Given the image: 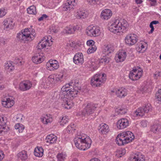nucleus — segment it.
I'll return each instance as SVG.
<instances>
[{
	"label": "nucleus",
	"instance_id": "46",
	"mask_svg": "<svg viewBox=\"0 0 161 161\" xmlns=\"http://www.w3.org/2000/svg\"><path fill=\"white\" fill-rule=\"evenodd\" d=\"M100 0H87L88 3L93 6L96 5L99 2Z\"/></svg>",
	"mask_w": 161,
	"mask_h": 161
},
{
	"label": "nucleus",
	"instance_id": "6",
	"mask_svg": "<svg viewBox=\"0 0 161 161\" xmlns=\"http://www.w3.org/2000/svg\"><path fill=\"white\" fill-rule=\"evenodd\" d=\"M133 134L130 131L124 132L119 134L116 138V143L119 146L126 144L134 139Z\"/></svg>",
	"mask_w": 161,
	"mask_h": 161
},
{
	"label": "nucleus",
	"instance_id": "35",
	"mask_svg": "<svg viewBox=\"0 0 161 161\" xmlns=\"http://www.w3.org/2000/svg\"><path fill=\"white\" fill-rule=\"evenodd\" d=\"M58 161H64L67 157V155L64 153H60L57 155Z\"/></svg>",
	"mask_w": 161,
	"mask_h": 161
},
{
	"label": "nucleus",
	"instance_id": "29",
	"mask_svg": "<svg viewBox=\"0 0 161 161\" xmlns=\"http://www.w3.org/2000/svg\"><path fill=\"white\" fill-rule=\"evenodd\" d=\"M57 136L53 134L48 135L46 138V141L49 144L55 143L57 141Z\"/></svg>",
	"mask_w": 161,
	"mask_h": 161
},
{
	"label": "nucleus",
	"instance_id": "48",
	"mask_svg": "<svg viewBox=\"0 0 161 161\" xmlns=\"http://www.w3.org/2000/svg\"><path fill=\"white\" fill-rule=\"evenodd\" d=\"M6 121L5 118L0 116V126H4L6 124Z\"/></svg>",
	"mask_w": 161,
	"mask_h": 161
},
{
	"label": "nucleus",
	"instance_id": "8",
	"mask_svg": "<svg viewBox=\"0 0 161 161\" xmlns=\"http://www.w3.org/2000/svg\"><path fill=\"white\" fill-rule=\"evenodd\" d=\"M99 108L98 104L92 103L87 104L82 112V115L85 116L93 114Z\"/></svg>",
	"mask_w": 161,
	"mask_h": 161
},
{
	"label": "nucleus",
	"instance_id": "47",
	"mask_svg": "<svg viewBox=\"0 0 161 161\" xmlns=\"http://www.w3.org/2000/svg\"><path fill=\"white\" fill-rule=\"evenodd\" d=\"M7 13V10L4 8H0V18H3Z\"/></svg>",
	"mask_w": 161,
	"mask_h": 161
},
{
	"label": "nucleus",
	"instance_id": "11",
	"mask_svg": "<svg viewBox=\"0 0 161 161\" xmlns=\"http://www.w3.org/2000/svg\"><path fill=\"white\" fill-rule=\"evenodd\" d=\"M52 38L51 36H45L43 37L38 43L37 48L38 49H41L50 46L52 45Z\"/></svg>",
	"mask_w": 161,
	"mask_h": 161
},
{
	"label": "nucleus",
	"instance_id": "14",
	"mask_svg": "<svg viewBox=\"0 0 161 161\" xmlns=\"http://www.w3.org/2000/svg\"><path fill=\"white\" fill-rule=\"evenodd\" d=\"M14 98L12 96H8L2 100V104L5 107L10 108L14 104Z\"/></svg>",
	"mask_w": 161,
	"mask_h": 161
},
{
	"label": "nucleus",
	"instance_id": "3",
	"mask_svg": "<svg viewBox=\"0 0 161 161\" xmlns=\"http://www.w3.org/2000/svg\"><path fill=\"white\" fill-rule=\"evenodd\" d=\"M74 141L76 147L84 151L89 148L92 142L90 138L85 135H80L76 136Z\"/></svg>",
	"mask_w": 161,
	"mask_h": 161
},
{
	"label": "nucleus",
	"instance_id": "12",
	"mask_svg": "<svg viewBox=\"0 0 161 161\" xmlns=\"http://www.w3.org/2000/svg\"><path fill=\"white\" fill-rule=\"evenodd\" d=\"M142 70L140 68L138 69L134 68L130 72L129 75V77L132 80H137L142 76Z\"/></svg>",
	"mask_w": 161,
	"mask_h": 161
},
{
	"label": "nucleus",
	"instance_id": "39",
	"mask_svg": "<svg viewBox=\"0 0 161 161\" xmlns=\"http://www.w3.org/2000/svg\"><path fill=\"white\" fill-rule=\"evenodd\" d=\"M104 55L103 57L101 59L99 60L98 63H103L104 64L108 63L109 61L110 58Z\"/></svg>",
	"mask_w": 161,
	"mask_h": 161
},
{
	"label": "nucleus",
	"instance_id": "25",
	"mask_svg": "<svg viewBox=\"0 0 161 161\" xmlns=\"http://www.w3.org/2000/svg\"><path fill=\"white\" fill-rule=\"evenodd\" d=\"M112 15V11L109 9H104L102 11L101 14V18L104 20H108Z\"/></svg>",
	"mask_w": 161,
	"mask_h": 161
},
{
	"label": "nucleus",
	"instance_id": "22",
	"mask_svg": "<svg viewBox=\"0 0 161 161\" xmlns=\"http://www.w3.org/2000/svg\"><path fill=\"white\" fill-rule=\"evenodd\" d=\"M75 4V0H67L65 2L63 7L64 10L69 11L73 8Z\"/></svg>",
	"mask_w": 161,
	"mask_h": 161
},
{
	"label": "nucleus",
	"instance_id": "45",
	"mask_svg": "<svg viewBox=\"0 0 161 161\" xmlns=\"http://www.w3.org/2000/svg\"><path fill=\"white\" fill-rule=\"evenodd\" d=\"M126 109L125 108H117L115 111L118 114H123L126 113Z\"/></svg>",
	"mask_w": 161,
	"mask_h": 161
},
{
	"label": "nucleus",
	"instance_id": "50",
	"mask_svg": "<svg viewBox=\"0 0 161 161\" xmlns=\"http://www.w3.org/2000/svg\"><path fill=\"white\" fill-rule=\"evenodd\" d=\"M23 116L21 114H18L16 116V120L19 122H21L23 121Z\"/></svg>",
	"mask_w": 161,
	"mask_h": 161
},
{
	"label": "nucleus",
	"instance_id": "51",
	"mask_svg": "<svg viewBox=\"0 0 161 161\" xmlns=\"http://www.w3.org/2000/svg\"><path fill=\"white\" fill-rule=\"evenodd\" d=\"M160 76H161V72L156 71L153 74V77L155 79H157Z\"/></svg>",
	"mask_w": 161,
	"mask_h": 161
},
{
	"label": "nucleus",
	"instance_id": "24",
	"mask_svg": "<svg viewBox=\"0 0 161 161\" xmlns=\"http://www.w3.org/2000/svg\"><path fill=\"white\" fill-rule=\"evenodd\" d=\"M73 61L76 64H82L84 62V58L82 53H76L73 58Z\"/></svg>",
	"mask_w": 161,
	"mask_h": 161
},
{
	"label": "nucleus",
	"instance_id": "21",
	"mask_svg": "<svg viewBox=\"0 0 161 161\" xmlns=\"http://www.w3.org/2000/svg\"><path fill=\"white\" fill-rule=\"evenodd\" d=\"M129 124L128 120L125 118H122L119 120L117 122V128L119 129H123L126 128Z\"/></svg>",
	"mask_w": 161,
	"mask_h": 161
},
{
	"label": "nucleus",
	"instance_id": "44",
	"mask_svg": "<svg viewBox=\"0 0 161 161\" xmlns=\"http://www.w3.org/2000/svg\"><path fill=\"white\" fill-rule=\"evenodd\" d=\"M125 153L126 150L125 149H121L117 151L116 155L119 157H121Z\"/></svg>",
	"mask_w": 161,
	"mask_h": 161
},
{
	"label": "nucleus",
	"instance_id": "36",
	"mask_svg": "<svg viewBox=\"0 0 161 161\" xmlns=\"http://www.w3.org/2000/svg\"><path fill=\"white\" fill-rule=\"evenodd\" d=\"M27 13L30 14H35L36 13V8L34 6H31L27 9Z\"/></svg>",
	"mask_w": 161,
	"mask_h": 161
},
{
	"label": "nucleus",
	"instance_id": "37",
	"mask_svg": "<svg viewBox=\"0 0 161 161\" xmlns=\"http://www.w3.org/2000/svg\"><path fill=\"white\" fill-rule=\"evenodd\" d=\"M89 64L90 67L92 68L94 70L96 69L98 67V62L96 61L95 60H93L92 61L89 62Z\"/></svg>",
	"mask_w": 161,
	"mask_h": 161
},
{
	"label": "nucleus",
	"instance_id": "31",
	"mask_svg": "<svg viewBox=\"0 0 161 161\" xmlns=\"http://www.w3.org/2000/svg\"><path fill=\"white\" fill-rule=\"evenodd\" d=\"M150 130L153 133L158 134L161 133V125H154L151 126Z\"/></svg>",
	"mask_w": 161,
	"mask_h": 161
},
{
	"label": "nucleus",
	"instance_id": "9",
	"mask_svg": "<svg viewBox=\"0 0 161 161\" xmlns=\"http://www.w3.org/2000/svg\"><path fill=\"white\" fill-rule=\"evenodd\" d=\"M152 109L151 105L147 103L143 108H140L136 109L133 113L134 116L136 117H142L144 115L145 113L151 111Z\"/></svg>",
	"mask_w": 161,
	"mask_h": 161
},
{
	"label": "nucleus",
	"instance_id": "52",
	"mask_svg": "<svg viewBox=\"0 0 161 161\" xmlns=\"http://www.w3.org/2000/svg\"><path fill=\"white\" fill-rule=\"evenodd\" d=\"M6 132L4 126H0V135H3Z\"/></svg>",
	"mask_w": 161,
	"mask_h": 161
},
{
	"label": "nucleus",
	"instance_id": "17",
	"mask_svg": "<svg viewBox=\"0 0 161 161\" xmlns=\"http://www.w3.org/2000/svg\"><path fill=\"white\" fill-rule=\"evenodd\" d=\"M111 92H115L117 97L121 98L124 97L127 94V90L123 87L115 89L111 91Z\"/></svg>",
	"mask_w": 161,
	"mask_h": 161
},
{
	"label": "nucleus",
	"instance_id": "43",
	"mask_svg": "<svg viewBox=\"0 0 161 161\" xmlns=\"http://www.w3.org/2000/svg\"><path fill=\"white\" fill-rule=\"evenodd\" d=\"M97 49V47L96 45H94L90 47L87 51V52L88 54L93 53L96 51Z\"/></svg>",
	"mask_w": 161,
	"mask_h": 161
},
{
	"label": "nucleus",
	"instance_id": "33",
	"mask_svg": "<svg viewBox=\"0 0 161 161\" xmlns=\"http://www.w3.org/2000/svg\"><path fill=\"white\" fill-rule=\"evenodd\" d=\"M34 155L37 157H41L43 155V149L41 147H37L35 149Z\"/></svg>",
	"mask_w": 161,
	"mask_h": 161
},
{
	"label": "nucleus",
	"instance_id": "40",
	"mask_svg": "<svg viewBox=\"0 0 161 161\" xmlns=\"http://www.w3.org/2000/svg\"><path fill=\"white\" fill-rule=\"evenodd\" d=\"M65 31L66 33L67 34H71L74 33L73 26L71 25L67 26L65 28Z\"/></svg>",
	"mask_w": 161,
	"mask_h": 161
},
{
	"label": "nucleus",
	"instance_id": "32",
	"mask_svg": "<svg viewBox=\"0 0 161 161\" xmlns=\"http://www.w3.org/2000/svg\"><path fill=\"white\" fill-rule=\"evenodd\" d=\"M17 156L18 158L22 161H25L27 159L28 157L27 151L23 150L18 153Z\"/></svg>",
	"mask_w": 161,
	"mask_h": 161
},
{
	"label": "nucleus",
	"instance_id": "53",
	"mask_svg": "<svg viewBox=\"0 0 161 161\" xmlns=\"http://www.w3.org/2000/svg\"><path fill=\"white\" fill-rule=\"evenodd\" d=\"M94 43V42L93 40H88L86 42V44L87 45H88L89 47L95 45Z\"/></svg>",
	"mask_w": 161,
	"mask_h": 161
},
{
	"label": "nucleus",
	"instance_id": "1",
	"mask_svg": "<svg viewBox=\"0 0 161 161\" xmlns=\"http://www.w3.org/2000/svg\"><path fill=\"white\" fill-rule=\"evenodd\" d=\"M81 89L80 86L78 83H75L73 87L70 84H67L62 87L59 96L63 103L62 106L64 108L69 109L73 107L74 103L68 96L70 95L73 98L76 97Z\"/></svg>",
	"mask_w": 161,
	"mask_h": 161
},
{
	"label": "nucleus",
	"instance_id": "19",
	"mask_svg": "<svg viewBox=\"0 0 161 161\" xmlns=\"http://www.w3.org/2000/svg\"><path fill=\"white\" fill-rule=\"evenodd\" d=\"M32 85V83L29 80L24 81L19 83V89L21 91H26L29 90L31 87Z\"/></svg>",
	"mask_w": 161,
	"mask_h": 161
},
{
	"label": "nucleus",
	"instance_id": "5",
	"mask_svg": "<svg viewBox=\"0 0 161 161\" xmlns=\"http://www.w3.org/2000/svg\"><path fill=\"white\" fill-rule=\"evenodd\" d=\"M35 35L34 30L31 28H27L18 33L17 37L21 42L31 41L34 39Z\"/></svg>",
	"mask_w": 161,
	"mask_h": 161
},
{
	"label": "nucleus",
	"instance_id": "41",
	"mask_svg": "<svg viewBox=\"0 0 161 161\" xmlns=\"http://www.w3.org/2000/svg\"><path fill=\"white\" fill-rule=\"evenodd\" d=\"M67 116H64L62 117L59 121L60 125L62 126L64 125L68 122V118Z\"/></svg>",
	"mask_w": 161,
	"mask_h": 161
},
{
	"label": "nucleus",
	"instance_id": "4",
	"mask_svg": "<svg viewBox=\"0 0 161 161\" xmlns=\"http://www.w3.org/2000/svg\"><path fill=\"white\" fill-rule=\"evenodd\" d=\"M64 75L62 74H53L49 75L47 78H43L41 82L44 88L52 86L57 83H60L63 81Z\"/></svg>",
	"mask_w": 161,
	"mask_h": 161
},
{
	"label": "nucleus",
	"instance_id": "27",
	"mask_svg": "<svg viewBox=\"0 0 161 161\" xmlns=\"http://www.w3.org/2000/svg\"><path fill=\"white\" fill-rule=\"evenodd\" d=\"M45 57L42 54L37 53L35 54L32 58L33 62L36 64H40L42 62L44 59Z\"/></svg>",
	"mask_w": 161,
	"mask_h": 161
},
{
	"label": "nucleus",
	"instance_id": "55",
	"mask_svg": "<svg viewBox=\"0 0 161 161\" xmlns=\"http://www.w3.org/2000/svg\"><path fill=\"white\" fill-rule=\"evenodd\" d=\"M141 125L143 127H145L147 126V123L146 120H143L140 122Z\"/></svg>",
	"mask_w": 161,
	"mask_h": 161
},
{
	"label": "nucleus",
	"instance_id": "64",
	"mask_svg": "<svg viewBox=\"0 0 161 161\" xmlns=\"http://www.w3.org/2000/svg\"><path fill=\"white\" fill-rule=\"evenodd\" d=\"M146 88H141V91L142 92V93H143L146 90Z\"/></svg>",
	"mask_w": 161,
	"mask_h": 161
},
{
	"label": "nucleus",
	"instance_id": "63",
	"mask_svg": "<svg viewBox=\"0 0 161 161\" xmlns=\"http://www.w3.org/2000/svg\"><path fill=\"white\" fill-rule=\"evenodd\" d=\"M135 1L137 4H141L142 2V0H135Z\"/></svg>",
	"mask_w": 161,
	"mask_h": 161
},
{
	"label": "nucleus",
	"instance_id": "56",
	"mask_svg": "<svg viewBox=\"0 0 161 161\" xmlns=\"http://www.w3.org/2000/svg\"><path fill=\"white\" fill-rule=\"evenodd\" d=\"M139 48L140 49H141V50H142V51H141V50H140V52H143L144 51H145L146 48H145L143 44H141V46H139Z\"/></svg>",
	"mask_w": 161,
	"mask_h": 161
},
{
	"label": "nucleus",
	"instance_id": "57",
	"mask_svg": "<svg viewBox=\"0 0 161 161\" xmlns=\"http://www.w3.org/2000/svg\"><path fill=\"white\" fill-rule=\"evenodd\" d=\"M24 129V126L22 125L20 126L19 128L18 129L17 131H18L19 133L21 132H22Z\"/></svg>",
	"mask_w": 161,
	"mask_h": 161
},
{
	"label": "nucleus",
	"instance_id": "7",
	"mask_svg": "<svg viewBox=\"0 0 161 161\" xmlns=\"http://www.w3.org/2000/svg\"><path fill=\"white\" fill-rule=\"evenodd\" d=\"M106 80V75L104 73H97L95 75L91 80V84L94 87L100 86Z\"/></svg>",
	"mask_w": 161,
	"mask_h": 161
},
{
	"label": "nucleus",
	"instance_id": "58",
	"mask_svg": "<svg viewBox=\"0 0 161 161\" xmlns=\"http://www.w3.org/2000/svg\"><path fill=\"white\" fill-rule=\"evenodd\" d=\"M4 155L2 152H0V161L3 159L4 158Z\"/></svg>",
	"mask_w": 161,
	"mask_h": 161
},
{
	"label": "nucleus",
	"instance_id": "26",
	"mask_svg": "<svg viewBox=\"0 0 161 161\" xmlns=\"http://www.w3.org/2000/svg\"><path fill=\"white\" fill-rule=\"evenodd\" d=\"M86 11L82 9H79L75 13V15L77 19H84L87 16Z\"/></svg>",
	"mask_w": 161,
	"mask_h": 161
},
{
	"label": "nucleus",
	"instance_id": "61",
	"mask_svg": "<svg viewBox=\"0 0 161 161\" xmlns=\"http://www.w3.org/2000/svg\"><path fill=\"white\" fill-rule=\"evenodd\" d=\"M73 30H74V32L76 30L79 29V27L77 25H76L75 26H73Z\"/></svg>",
	"mask_w": 161,
	"mask_h": 161
},
{
	"label": "nucleus",
	"instance_id": "23",
	"mask_svg": "<svg viewBox=\"0 0 161 161\" xmlns=\"http://www.w3.org/2000/svg\"><path fill=\"white\" fill-rule=\"evenodd\" d=\"M126 57V53L123 51H119L116 54L115 59L117 62H122L125 60Z\"/></svg>",
	"mask_w": 161,
	"mask_h": 161
},
{
	"label": "nucleus",
	"instance_id": "42",
	"mask_svg": "<svg viewBox=\"0 0 161 161\" xmlns=\"http://www.w3.org/2000/svg\"><path fill=\"white\" fill-rule=\"evenodd\" d=\"M155 97L158 103L161 104V89H159L156 93Z\"/></svg>",
	"mask_w": 161,
	"mask_h": 161
},
{
	"label": "nucleus",
	"instance_id": "30",
	"mask_svg": "<svg viewBox=\"0 0 161 161\" xmlns=\"http://www.w3.org/2000/svg\"><path fill=\"white\" fill-rule=\"evenodd\" d=\"M98 130L99 132H101L102 134L107 133L109 130L108 125L104 123H102L100 125L98 128Z\"/></svg>",
	"mask_w": 161,
	"mask_h": 161
},
{
	"label": "nucleus",
	"instance_id": "54",
	"mask_svg": "<svg viewBox=\"0 0 161 161\" xmlns=\"http://www.w3.org/2000/svg\"><path fill=\"white\" fill-rule=\"evenodd\" d=\"M148 1L150 2V4L152 6H154L157 4L156 0H148Z\"/></svg>",
	"mask_w": 161,
	"mask_h": 161
},
{
	"label": "nucleus",
	"instance_id": "49",
	"mask_svg": "<svg viewBox=\"0 0 161 161\" xmlns=\"http://www.w3.org/2000/svg\"><path fill=\"white\" fill-rule=\"evenodd\" d=\"M24 62L21 58H16L15 60V63L19 65H21Z\"/></svg>",
	"mask_w": 161,
	"mask_h": 161
},
{
	"label": "nucleus",
	"instance_id": "59",
	"mask_svg": "<svg viewBox=\"0 0 161 161\" xmlns=\"http://www.w3.org/2000/svg\"><path fill=\"white\" fill-rule=\"evenodd\" d=\"M21 125H22L19 123L17 124L15 126V128L16 130H17Z\"/></svg>",
	"mask_w": 161,
	"mask_h": 161
},
{
	"label": "nucleus",
	"instance_id": "62",
	"mask_svg": "<svg viewBox=\"0 0 161 161\" xmlns=\"http://www.w3.org/2000/svg\"><path fill=\"white\" fill-rule=\"evenodd\" d=\"M90 161H101L99 159L97 158H94L91 159Z\"/></svg>",
	"mask_w": 161,
	"mask_h": 161
},
{
	"label": "nucleus",
	"instance_id": "13",
	"mask_svg": "<svg viewBox=\"0 0 161 161\" xmlns=\"http://www.w3.org/2000/svg\"><path fill=\"white\" fill-rule=\"evenodd\" d=\"M137 41L136 35L133 34H128L125 38L126 44L129 46H132L135 44Z\"/></svg>",
	"mask_w": 161,
	"mask_h": 161
},
{
	"label": "nucleus",
	"instance_id": "60",
	"mask_svg": "<svg viewBox=\"0 0 161 161\" xmlns=\"http://www.w3.org/2000/svg\"><path fill=\"white\" fill-rule=\"evenodd\" d=\"M151 23L153 25H156L157 24H158L159 23V22L158 21L154 20V21H152Z\"/></svg>",
	"mask_w": 161,
	"mask_h": 161
},
{
	"label": "nucleus",
	"instance_id": "16",
	"mask_svg": "<svg viewBox=\"0 0 161 161\" xmlns=\"http://www.w3.org/2000/svg\"><path fill=\"white\" fill-rule=\"evenodd\" d=\"M3 29L6 31H8L13 28L14 23L13 19L10 18H7L3 22Z\"/></svg>",
	"mask_w": 161,
	"mask_h": 161
},
{
	"label": "nucleus",
	"instance_id": "2",
	"mask_svg": "<svg viewBox=\"0 0 161 161\" xmlns=\"http://www.w3.org/2000/svg\"><path fill=\"white\" fill-rule=\"evenodd\" d=\"M128 24L125 19H117L112 21V23L108 27V30L111 32L118 35L125 32L128 30Z\"/></svg>",
	"mask_w": 161,
	"mask_h": 161
},
{
	"label": "nucleus",
	"instance_id": "20",
	"mask_svg": "<svg viewBox=\"0 0 161 161\" xmlns=\"http://www.w3.org/2000/svg\"><path fill=\"white\" fill-rule=\"evenodd\" d=\"M129 161H145L144 156L140 153L131 155L129 158Z\"/></svg>",
	"mask_w": 161,
	"mask_h": 161
},
{
	"label": "nucleus",
	"instance_id": "34",
	"mask_svg": "<svg viewBox=\"0 0 161 161\" xmlns=\"http://www.w3.org/2000/svg\"><path fill=\"white\" fill-rule=\"evenodd\" d=\"M4 67L5 70L8 72H10L14 69L13 62L10 61H8L7 63H5Z\"/></svg>",
	"mask_w": 161,
	"mask_h": 161
},
{
	"label": "nucleus",
	"instance_id": "28",
	"mask_svg": "<svg viewBox=\"0 0 161 161\" xmlns=\"http://www.w3.org/2000/svg\"><path fill=\"white\" fill-rule=\"evenodd\" d=\"M41 120L43 124H47L51 122L53 119L52 116L50 114H44L42 116Z\"/></svg>",
	"mask_w": 161,
	"mask_h": 161
},
{
	"label": "nucleus",
	"instance_id": "18",
	"mask_svg": "<svg viewBox=\"0 0 161 161\" xmlns=\"http://www.w3.org/2000/svg\"><path fill=\"white\" fill-rule=\"evenodd\" d=\"M114 47L111 45H104L102 49V54L105 56H109L114 51Z\"/></svg>",
	"mask_w": 161,
	"mask_h": 161
},
{
	"label": "nucleus",
	"instance_id": "38",
	"mask_svg": "<svg viewBox=\"0 0 161 161\" xmlns=\"http://www.w3.org/2000/svg\"><path fill=\"white\" fill-rule=\"evenodd\" d=\"M75 130V126L74 124H71L67 127L66 131L69 133H73Z\"/></svg>",
	"mask_w": 161,
	"mask_h": 161
},
{
	"label": "nucleus",
	"instance_id": "10",
	"mask_svg": "<svg viewBox=\"0 0 161 161\" xmlns=\"http://www.w3.org/2000/svg\"><path fill=\"white\" fill-rule=\"evenodd\" d=\"M86 33L89 36H98L101 33L100 28L97 26H89L86 29Z\"/></svg>",
	"mask_w": 161,
	"mask_h": 161
},
{
	"label": "nucleus",
	"instance_id": "15",
	"mask_svg": "<svg viewBox=\"0 0 161 161\" xmlns=\"http://www.w3.org/2000/svg\"><path fill=\"white\" fill-rule=\"evenodd\" d=\"M59 67L58 62L55 60H50L46 64L47 69L51 71L57 69Z\"/></svg>",
	"mask_w": 161,
	"mask_h": 161
}]
</instances>
